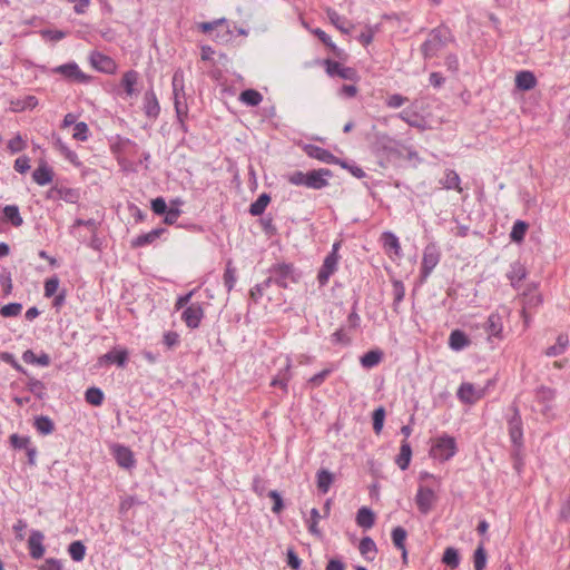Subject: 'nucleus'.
<instances>
[{
	"label": "nucleus",
	"mask_w": 570,
	"mask_h": 570,
	"mask_svg": "<svg viewBox=\"0 0 570 570\" xmlns=\"http://www.w3.org/2000/svg\"><path fill=\"white\" fill-rule=\"evenodd\" d=\"M436 494L428 487H420L415 495V503L421 513L428 514L436 501Z\"/></svg>",
	"instance_id": "nucleus-8"
},
{
	"label": "nucleus",
	"mask_w": 570,
	"mask_h": 570,
	"mask_svg": "<svg viewBox=\"0 0 570 570\" xmlns=\"http://www.w3.org/2000/svg\"><path fill=\"white\" fill-rule=\"evenodd\" d=\"M35 428L40 434L47 435L52 433L55 430V424L49 416L41 415L36 417Z\"/></svg>",
	"instance_id": "nucleus-41"
},
{
	"label": "nucleus",
	"mask_w": 570,
	"mask_h": 570,
	"mask_svg": "<svg viewBox=\"0 0 570 570\" xmlns=\"http://www.w3.org/2000/svg\"><path fill=\"white\" fill-rule=\"evenodd\" d=\"M27 389L30 393H32L39 400H43L46 396L45 384L35 377L29 379V381L27 383Z\"/></svg>",
	"instance_id": "nucleus-42"
},
{
	"label": "nucleus",
	"mask_w": 570,
	"mask_h": 570,
	"mask_svg": "<svg viewBox=\"0 0 570 570\" xmlns=\"http://www.w3.org/2000/svg\"><path fill=\"white\" fill-rule=\"evenodd\" d=\"M324 65L326 66V72L331 77H340L345 80L355 81L357 80L358 76L354 68L351 67H343L340 62L326 59L324 61Z\"/></svg>",
	"instance_id": "nucleus-7"
},
{
	"label": "nucleus",
	"mask_w": 570,
	"mask_h": 570,
	"mask_svg": "<svg viewBox=\"0 0 570 570\" xmlns=\"http://www.w3.org/2000/svg\"><path fill=\"white\" fill-rule=\"evenodd\" d=\"M59 287V279L58 277L53 276L45 282V296L51 297L56 294L57 289Z\"/></svg>",
	"instance_id": "nucleus-61"
},
{
	"label": "nucleus",
	"mask_w": 570,
	"mask_h": 570,
	"mask_svg": "<svg viewBox=\"0 0 570 570\" xmlns=\"http://www.w3.org/2000/svg\"><path fill=\"white\" fill-rule=\"evenodd\" d=\"M474 570H484L487 566V551L483 544H479L473 554Z\"/></svg>",
	"instance_id": "nucleus-47"
},
{
	"label": "nucleus",
	"mask_w": 570,
	"mask_h": 570,
	"mask_svg": "<svg viewBox=\"0 0 570 570\" xmlns=\"http://www.w3.org/2000/svg\"><path fill=\"white\" fill-rule=\"evenodd\" d=\"M10 443L14 449H28L30 445V439L28 436H20L18 434H12L10 436Z\"/></svg>",
	"instance_id": "nucleus-62"
},
{
	"label": "nucleus",
	"mask_w": 570,
	"mask_h": 570,
	"mask_svg": "<svg viewBox=\"0 0 570 570\" xmlns=\"http://www.w3.org/2000/svg\"><path fill=\"white\" fill-rule=\"evenodd\" d=\"M334 482V474L326 469H320L316 473V485L321 493L326 494Z\"/></svg>",
	"instance_id": "nucleus-26"
},
{
	"label": "nucleus",
	"mask_w": 570,
	"mask_h": 570,
	"mask_svg": "<svg viewBox=\"0 0 570 570\" xmlns=\"http://www.w3.org/2000/svg\"><path fill=\"white\" fill-rule=\"evenodd\" d=\"M225 22H226V19L225 18H220V19H216L214 21H209V22H200L198 23V29L204 32V33H208V35H213V32L219 28V27H224L225 26Z\"/></svg>",
	"instance_id": "nucleus-52"
},
{
	"label": "nucleus",
	"mask_w": 570,
	"mask_h": 570,
	"mask_svg": "<svg viewBox=\"0 0 570 570\" xmlns=\"http://www.w3.org/2000/svg\"><path fill=\"white\" fill-rule=\"evenodd\" d=\"M556 396V391L548 386H540L537 390V399L539 402L542 403H549L551 402Z\"/></svg>",
	"instance_id": "nucleus-57"
},
{
	"label": "nucleus",
	"mask_w": 570,
	"mask_h": 570,
	"mask_svg": "<svg viewBox=\"0 0 570 570\" xmlns=\"http://www.w3.org/2000/svg\"><path fill=\"white\" fill-rule=\"evenodd\" d=\"M128 360V352L126 350L114 348L108 353L99 357V364L109 363L117 364L119 367H124Z\"/></svg>",
	"instance_id": "nucleus-19"
},
{
	"label": "nucleus",
	"mask_w": 570,
	"mask_h": 570,
	"mask_svg": "<svg viewBox=\"0 0 570 570\" xmlns=\"http://www.w3.org/2000/svg\"><path fill=\"white\" fill-rule=\"evenodd\" d=\"M456 453V442L455 439L450 435H442L438 438L430 450V455L433 459L440 461H448Z\"/></svg>",
	"instance_id": "nucleus-3"
},
{
	"label": "nucleus",
	"mask_w": 570,
	"mask_h": 570,
	"mask_svg": "<svg viewBox=\"0 0 570 570\" xmlns=\"http://www.w3.org/2000/svg\"><path fill=\"white\" fill-rule=\"evenodd\" d=\"M138 81V72L135 70H128L122 75L121 86L125 88V91L128 96H132L135 94V85Z\"/></svg>",
	"instance_id": "nucleus-37"
},
{
	"label": "nucleus",
	"mask_w": 570,
	"mask_h": 570,
	"mask_svg": "<svg viewBox=\"0 0 570 570\" xmlns=\"http://www.w3.org/2000/svg\"><path fill=\"white\" fill-rule=\"evenodd\" d=\"M383 358V352L380 350H371L361 356V365L365 368L376 366Z\"/></svg>",
	"instance_id": "nucleus-32"
},
{
	"label": "nucleus",
	"mask_w": 570,
	"mask_h": 570,
	"mask_svg": "<svg viewBox=\"0 0 570 570\" xmlns=\"http://www.w3.org/2000/svg\"><path fill=\"white\" fill-rule=\"evenodd\" d=\"M383 244L386 249H393L395 254H399L401 246L399 238L391 232H386L382 236Z\"/></svg>",
	"instance_id": "nucleus-51"
},
{
	"label": "nucleus",
	"mask_w": 570,
	"mask_h": 570,
	"mask_svg": "<svg viewBox=\"0 0 570 570\" xmlns=\"http://www.w3.org/2000/svg\"><path fill=\"white\" fill-rule=\"evenodd\" d=\"M537 85V78L533 72L523 70L515 76V87L522 91L531 90Z\"/></svg>",
	"instance_id": "nucleus-23"
},
{
	"label": "nucleus",
	"mask_w": 570,
	"mask_h": 570,
	"mask_svg": "<svg viewBox=\"0 0 570 570\" xmlns=\"http://www.w3.org/2000/svg\"><path fill=\"white\" fill-rule=\"evenodd\" d=\"M484 330L489 334V336L502 338V317L498 313L490 314L485 322Z\"/></svg>",
	"instance_id": "nucleus-22"
},
{
	"label": "nucleus",
	"mask_w": 570,
	"mask_h": 570,
	"mask_svg": "<svg viewBox=\"0 0 570 570\" xmlns=\"http://www.w3.org/2000/svg\"><path fill=\"white\" fill-rule=\"evenodd\" d=\"M508 278L511 281V284L515 286L525 278V268L521 264H514L508 273Z\"/></svg>",
	"instance_id": "nucleus-50"
},
{
	"label": "nucleus",
	"mask_w": 570,
	"mask_h": 570,
	"mask_svg": "<svg viewBox=\"0 0 570 570\" xmlns=\"http://www.w3.org/2000/svg\"><path fill=\"white\" fill-rule=\"evenodd\" d=\"M385 419V410L383 406H379L373 411L372 420H373V430L376 434L382 432Z\"/></svg>",
	"instance_id": "nucleus-48"
},
{
	"label": "nucleus",
	"mask_w": 570,
	"mask_h": 570,
	"mask_svg": "<svg viewBox=\"0 0 570 570\" xmlns=\"http://www.w3.org/2000/svg\"><path fill=\"white\" fill-rule=\"evenodd\" d=\"M85 400L94 406H99L104 402V392L99 387H89L85 393Z\"/></svg>",
	"instance_id": "nucleus-43"
},
{
	"label": "nucleus",
	"mask_w": 570,
	"mask_h": 570,
	"mask_svg": "<svg viewBox=\"0 0 570 570\" xmlns=\"http://www.w3.org/2000/svg\"><path fill=\"white\" fill-rule=\"evenodd\" d=\"M360 553L368 561L374 559L377 548L375 542L370 537H364L360 541L358 546Z\"/></svg>",
	"instance_id": "nucleus-31"
},
{
	"label": "nucleus",
	"mask_w": 570,
	"mask_h": 570,
	"mask_svg": "<svg viewBox=\"0 0 570 570\" xmlns=\"http://www.w3.org/2000/svg\"><path fill=\"white\" fill-rule=\"evenodd\" d=\"M26 147V142L22 140L21 136L17 135L12 139L8 141V149L12 153H19L23 150Z\"/></svg>",
	"instance_id": "nucleus-64"
},
{
	"label": "nucleus",
	"mask_w": 570,
	"mask_h": 570,
	"mask_svg": "<svg viewBox=\"0 0 570 570\" xmlns=\"http://www.w3.org/2000/svg\"><path fill=\"white\" fill-rule=\"evenodd\" d=\"M305 151L309 157L325 164H334L338 161V158L334 156L330 150L315 145H307L305 147Z\"/></svg>",
	"instance_id": "nucleus-16"
},
{
	"label": "nucleus",
	"mask_w": 570,
	"mask_h": 570,
	"mask_svg": "<svg viewBox=\"0 0 570 570\" xmlns=\"http://www.w3.org/2000/svg\"><path fill=\"white\" fill-rule=\"evenodd\" d=\"M53 73H59L67 80L75 81L78 83H85L89 80V77L85 75L76 62H68L60 65L52 69Z\"/></svg>",
	"instance_id": "nucleus-6"
},
{
	"label": "nucleus",
	"mask_w": 570,
	"mask_h": 570,
	"mask_svg": "<svg viewBox=\"0 0 570 570\" xmlns=\"http://www.w3.org/2000/svg\"><path fill=\"white\" fill-rule=\"evenodd\" d=\"M406 101H409L407 97L402 96L400 94H393L386 98L385 105L389 108L396 109V108H400L401 106H403Z\"/></svg>",
	"instance_id": "nucleus-59"
},
{
	"label": "nucleus",
	"mask_w": 570,
	"mask_h": 570,
	"mask_svg": "<svg viewBox=\"0 0 570 570\" xmlns=\"http://www.w3.org/2000/svg\"><path fill=\"white\" fill-rule=\"evenodd\" d=\"M89 59L91 66L101 72L114 73L116 70V62L109 56L101 52L92 51Z\"/></svg>",
	"instance_id": "nucleus-13"
},
{
	"label": "nucleus",
	"mask_w": 570,
	"mask_h": 570,
	"mask_svg": "<svg viewBox=\"0 0 570 570\" xmlns=\"http://www.w3.org/2000/svg\"><path fill=\"white\" fill-rule=\"evenodd\" d=\"M68 552L73 561H82L86 554V547L81 541H73L68 547Z\"/></svg>",
	"instance_id": "nucleus-44"
},
{
	"label": "nucleus",
	"mask_w": 570,
	"mask_h": 570,
	"mask_svg": "<svg viewBox=\"0 0 570 570\" xmlns=\"http://www.w3.org/2000/svg\"><path fill=\"white\" fill-rule=\"evenodd\" d=\"M528 228H529L528 223H525L523 220L514 222L511 233H510V239L513 243H518V244L522 243L525 237Z\"/></svg>",
	"instance_id": "nucleus-34"
},
{
	"label": "nucleus",
	"mask_w": 570,
	"mask_h": 570,
	"mask_svg": "<svg viewBox=\"0 0 570 570\" xmlns=\"http://www.w3.org/2000/svg\"><path fill=\"white\" fill-rule=\"evenodd\" d=\"M569 345V338L566 334H560L557 338V343L547 348L546 355L548 356H558L562 354L567 346Z\"/></svg>",
	"instance_id": "nucleus-38"
},
{
	"label": "nucleus",
	"mask_w": 570,
	"mask_h": 570,
	"mask_svg": "<svg viewBox=\"0 0 570 570\" xmlns=\"http://www.w3.org/2000/svg\"><path fill=\"white\" fill-rule=\"evenodd\" d=\"M392 286H393V307H394V309H396L397 305L404 298L405 287H404V284L399 279L393 281Z\"/></svg>",
	"instance_id": "nucleus-49"
},
{
	"label": "nucleus",
	"mask_w": 570,
	"mask_h": 570,
	"mask_svg": "<svg viewBox=\"0 0 570 570\" xmlns=\"http://www.w3.org/2000/svg\"><path fill=\"white\" fill-rule=\"evenodd\" d=\"M267 495L273 500L274 504L272 511L276 514L281 513L284 509V502L282 495L276 490H271Z\"/></svg>",
	"instance_id": "nucleus-60"
},
{
	"label": "nucleus",
	"mask_w": 570,
	"mask_h": 570,
	"mask_svg": "<svg viewBox=\"0 0 570 570\" xmlns=\"http://www.w3.org/2000/svg\"><path fill=\"white\" fill-rule=\"evenodd\" d=\"M204 314V308L199 303H191L184 309L181 320L187 327L195 330L200 325Z\"/></svg>",
	"instance_id": "nucleus-9"
},
{
	"label": "nucleus",
	"mask_w": 570,
	"mask_h": 570,
	"mask_svg": "<svg viewBox=\"0 0 570 570\" xmlns=\"http://www.w3.org/2000/svg\"><path fill=\"white\" fill-rule=\"evenodd\" d=\"M338 248L340 243H334L331 253L324 258V262L317 273L320 286L326 285L330 277L336 272L338 264Z\"/></svg>",
	"instance_id": "nucleus-4"
},
{
	"label": "nucleus",
	"mask_w": 570,
	"mask_h": 570,
	"mask_svg": "<svg viewBox=\"0 0 570 570\" xmlns=\"http://www.w3.org/2000/svg\"><path fill=\"white\" fill-rule=\"evenodd\" d=\"M114 456L121 468L130 469L135 464L132 452L130 451L129 448H126L124 445H115Z\"/></svg>",
	"instance_id": "nucleus-18"
},
{
	"label": "nucleus",
	"mask_w": 570,
	"mask_h": 570,
	"mask_svg": "<svg viewBox=\"0 0 570 570\" xmlns=\"http://www.w3.org/2000/svg\"><path fill=\"white\" fill-rule=\"evenodd\" d=\"M460 554L458 549L448 547L442 556V562L450 569H456L460 564Z\"/></svg>",
	"instance_id": "nucleus-36"
},
{
	"label": "nucleus",
	"mask_w": 570,
	"mask_h": 570,
	"mask_svg": "<svg viewBox=\"0 0 570 570\" xmlns=\"http://www.w3.org/2000/svg\"><path fill=\"white\" fill-rule=\"evenodd\" d=\"M32 179L40 186L48 185L53 179V170L46 161H41L32 173Z\"/></svg>",
	"instance_id": "nucleus-20"
},
{
	"label": "nucleus",
	"mask_w": 570,
	"mask_h": 570,
	"mask_svg": "<svg viewBox=\"0 0 570 570\" xmlns=\"http://www.w3.org/2000/svg\"><path fill=\"white\" fill-rule=\"evenodd\" d=\"M42 532L38 530H33L28 539V547L31 558L38 560L42 558L45 553V547L42 544L43 541Z\"/></svg>",
	"instance_id": "nucleus-15"
},
{
	"label": "nucleus",
	"mask_w": 570,
	"mask_h": 570,
	"mask_svg": "<svg viewBox=\"0 0 570 570\" xmlns=\"http://www.w3.org/2000/svg\"><path fill=\"white\" fill-rule=\"evenodd\" d=\"M356 523L364 529L372 528L375 523L374 512L367 507H362L356 513Z\"/></svg>",
	"instance_id": "nucleus-27"
},
{
	"label": "nucleus",
	"mask_w": 570,
	"mask_h": 570,
	"mask_svg": "<svg viewBox=\"0 0 570 570\" xmlns=\"http://www.w3.org/2000/svg\"><path fill=\"white\" fill-rule=\"evenodd\" d=\"M458 399L464 404H474L484 396V389H476L472 383L464 382L458 390Z\"/></svg>",
	"instance_id": "nucleus-10"
},
{
	"label": "nucleus",
	"mask_w": 570,
	"mask_h": 570,
	"mask_svg": "<svg viewBox=\"0 0 570 570\" xmlns=\"http://www.w3.org/2000/svg\"><path fill=\"white\" fill-rule=\"evenodd\" d=\"M271 203V196L267 193L261 194L257 199L250 204L248 213L252 216H261L264 214L266 207Z\"/></svg>",
	"instance_id": "nucleus-30"
},
{
	"label": "nucleus",
	"mask_w": 570,
	"mask_h": 570,
	"mask_svg": "<svg viewBox=\"0 0 570 570\" xmlns=\"http://www.w3.org/2000/svg\"><path fill=\"white\" fill-rule=\"evenodd\" d=\"M320 519H321L320 511L316 508H313L311 510V519H309V523H308V531L313 535H316L318 538H321V535H322V532H321V530L317 527V523H318Z\"/></svg>",
	"instance_id": "nucleus-56"
},
{
	"label": "nucleus",
	"mask_w": 570,
	"mask_h": 570,
	"mask_svg": "<svg viewBox=\"0 0 570 570\" xmlns=\"http://www.w3.org/2000/svg\"><path fill=\"white\" fill-rule=\"evenodd\" d=\"M412 459V448L407 440H403L400 446V453L395 458V464L402 470H406Z\"/></svg>",
	"instance_id": "nucleus-24"
},
{
	"label": "nucleus",
	"mask_w": 570,
	"mask_h": 570,
	"mask_svg": "<svg viewBox=\"0 0 570 570\" xmlns=\"http://www.w3.org/2000/svg\"><path fill=\"white\" fill-rule=\"evenodd\" d=\"M460 176L453 169H446L444 178L441 179V184L444 186V188L462 191V188L460 187Z\"/></svg>",
	"instance_id": "nucleus-35"
},
{
	"label": "nucleus",
	"mask_w": 570,
	"mask_h": 570,
	"mask_svg": "<svg viewBox=\"0 0 570 570\" xmlns=\"http://www.w3.org/2000/svg\"><path fill=\"white\" fill-rule=\"evenodd\" d=\"M173 94L174 98L176 97V94H179V97H185L184 77L181 70H176L173 76Z\"/></svg>",
	"instance_id": "nucleus-53"
},
{
	"label": "nucleus",
	"mask_w": 570,
	"mask_h": 570,
	"mask_svg": "<svg viewBox=\"0 0 570 570\" xmlns=\"http://www.w3.org/2000/svg\"><path fill=\"white\" fill-rule=\"evenodd\" d=\"M239 100L247 106L256 107L262 102L263 96L255 89H246L240 92Z\"/></svg>",
	"instance_id": "nucleus-33"
},
{
	"label": "nucleus",
	"mask_w": 570,
	"mask_h": 570,
	"mask_svg": "<svg viewBox=\"0 0 570 570\" xmlns=\"http://www.w3.org/2000/svg\"><path fill=\"white\" fill-rule=\"evenodd\" d=\"M230 37L232 31L229 30L226 23L224 27L217 28L212 35V38L218 42H227L230 39Z\"/></svg>",
	"instance_id": "nucleus-58"
},
{
	"label": "nucleus",
	"mask_w": 570,
	"mask_h": 570,
	"mask_svg": "<svg viewBox=\"0 0 570 570\" xmlns=\"http://www.w3.org/2000/svg\"><path fill=\"white\" fill-rule=\"evenodd\" d=\"M144 110L147 117L157 118L160 112V106L157 96L153 89L145 92L144 96Z\"/></svg>",
	"instance_id": "nucleus-17"
},
{
	"label": "nucleus",
	"mask_w": 570,
	"mask_h": 570,
	"mask_svg": "<svg viewBox=\"0 0 570 570\" xmlns=\"http://www.w3.org/2000/svg\"><path fill=\"white\" fill-rule=\"evenodd\" d=\"M440 261V252L433 244L424 248L421 266V278L426 279Z\"/></svg>",
	"instance_id": "nucleus-5"
},
{
	"label": "nucleus",
	"mask_w": 570,
	"mask_h": 570,
	"mask_svg": "<svg viewBox=\"0 0 570 570\" xmlns=\"http://www.w3.org/2000/svg\"><path fill=\"white\" fill-rule=\"evenodd\" d=\"M236 283V268L233 266L232 261H228L226 264L225 273H224V285L229 293Z\"/></svg>",
	"instance_id": "nucleus-45"
},
{
	"label": "nucleus",
	"mask_w": 570,
	"mask_h": 570,
	"mask_svg": "<svg viewBox=\"0 0 570 570\" xmlns=\"http://www.w3.org/2000/svg\"><path fill=\"white\" fill-rule=\"evenodd\" d=\"M328 177H332V171L327 168L307 171L306 187L312 189H322L328 185Z\"/></svg>",
	"instance_id": "nucleus-11"
},
{
	"label": "nucleus",
	"mask_w": 570,
	"mask_h": 570,
	"mask_svg": "<svg viewBox=\"0 0 570 570\" xmlns=\"http://www.w3.org/2000/svg\"><path fill=\"white\" fill-rule=\"evenodd\" d=\"M72 137L79 141H86L89 138V127L85 121H79L73 127Z\"/></svg>",
	"instance_id": "nucleus-54"
},
{
	"label": "nucleus",
	"mask_w": 570,
	"mask_h": 570,
	"mask_svg": "<svg viewBox=\"0 0 570 570\" xmlns=\"http://www.w3.org/2000/svg\"><path fill=\"white\" fill-rule=\"evenodd\" d=\"M166 232L165 228H155L150 230L149 233L138 235L136 238L131 240V247L138 248L144 247L149 244H153L156 239H158L164 233Z\"/></svg>",
	"instance_id": "nucleus-21"
},
{
	"label": "nucleus",
	"mask_w": 570,
	"mask_h": 570,
	"mask_svg": "<svg viewBox=\"0 0 570 570\" xmlns=\"http://www.w3.org/2000/svg\"><path fill=\"white\" fill-rule=\"evenodd\" d=\"M471 341L468 335L461 330H454L449 337V346L453 351H461L470 345Z\"/></svg>",
	"instance_id": "nucleus-25"
},
{
	"label": "nucleus",
	"mask_w": 570,
	"mask_h": 570,
	"mask_svg": "<svg viewBox=\"0 0 570 570\" xmlns=\"http://www.w3.org/2000/svg\"><path fill=\"white\" fill-rule=\"evenodd\" d=\"M269 274H272L274 284L283 288H287L291 283H297L299 278L294 265L287 263L273 265L269 268Z\"/></svg>",
	"instance_id": "nucleus-2"
},
{
	"label": "nucleus",
	"mask_w": 570,
	"mask_h": 570,
	"mask_svg": "<svg viewBox=\"0 0 570 570\" xmlns=\"http://www.w3.org/2000/svg\"><path fill=\"white\" fill-rule=\"evenodd\" d=\"M22 311V305L20 303H9L0 308V315L3 317H14L18 316Z\"/></svg>",
	"instance_id": "nucleus-55"
},
{
	"label": "nucleus",
	"mask_w": 570,
	"mask_h": 570,
	"mask_svg": "<svg viewBox=\"0 0 570 570\" xmlns=\"http://www.w3.org/2000/svg\"><path fill=\"white\" fill-rule=\"evenodd\" d=\"M40 33L43 38L49 39L51 41H60L67 36V32H65L62 30H51V29H43L40 31Z\"/></svg>",
	"instance_id": "nucleus-63"
},
{
	"label": "nucleus",
	"mask_w": 570,
	"mask_h": 570,
	"mask_svg": "<svg viewBox=\"0 0 570 570\" xmlns=\"http://www.w3.org/2000/svg\"><path fill=\"white\" fill-rule=\"evenodd\" d=\"M327 17L338 30H341L344 33H350L351 24L344 18H342L335 10L328 9Z\"/></svg>",
	"instance_id": "nucleus-39"
},
{
	"label": "nucleus",
	"mask_w": 570,
	"mask_h": 570,
	"mask_svg": "<svg viewBox=\"0 0 570 570\" xmlns=\"http://www.w3.org/2000/svg\"><path fill=\"white\" fill-rule=\"evenodd\" d=\"M513 415L509 420V434L511 438V441L514 445H520L523 436L522 432V420L519 412V409L513 405L511 407Z\"/></svg>",
	"instance_id": "nucleus-14"
},
{
	"label": "nucleus",
	"mask_w": 570,
	"mask_h": 570,
	"mask_svg": "<svg viewBox=\"0 0 570 570\" xmlns=\"http://www.w3.org/2000/svg\"><path fill=\"white\" fill-rule=\"evenodd\" d=\"M313 33L338 58L342 57L343 51L336 47V45L332 41L331 37L320 28L313 30Z\"/></svg>",
	"instance_id": "nucleus-40"
},
{
	"label": "nucleus",
	"mask_w": 570,
	"mask_h": 570,
	"mask_svg": "<svg viewBox=\"0 0 570 570\" xmlns=\"http://www.w3.org/2000/svg\"><path fill=\"white\" fill-rule=\"evenodd\" d=\"M391 537H392L393 544L399 550H404L405 540H406V537H407L406 530L404 528L400 527V525L395 527L392 530Z\"/></svg>",
	"instance_id": "nucleus-46"
},
{
	"label": "nucleus",
	"mask_w": 570,
	"mask_h": 570,
	"mask_svg": "<svg viewBox=\"0 0 570 570\" xmlns=\"http://www.w3.org/2000/svg\"><path fill=\"white\" fill-rule=\"evenodd\" d=\"M397 117L413 128L421 130L425 129L424 120L417 112L404 109L397 115Z\"/></svg>",
	"instance_id": "nucleus-28"
},
{
	"label": "nucleus",
	"mask_w": 570,
	"mask_h": 570,
	"mask_svg": "<svg viewBox=\"0 0 570 570\" xmlns=\"http://www.w3.org/2000/svg\"><path fill=\"white\" fill-rule=\"evenodd\" d=\"M3 219L10 223L14 227H20L23 224V219L20 215L19 207L17 205H7L3 210Z\"/></svg>",
	"instance_id": "nucleus-29"
},
{
	"label": "nucleus",
	"mask_w": 570,
	"mask_h": 570,
	"mask_svg": "<svg viewBox=\"0 0 570 570\" xmlns=\"http://www.w3.org/2000/svg\"><path fill=\"white\" fill-rule=\"evenodd\" d=\"M47 198L52 200H65L70 204H75L79 199V193L76 189L53 186L47 191Z\"/></svg>",
	"instance_id": "nucleus-12"
},
{
	"label": "nucleus",
	"mask_w": 570,
	"mask_h": 570,
	"mask_svg": "<svg viewBox=\"0 0 570 570\" xmlns=\"http://www.w3.org/2000/svg\"><path fill=\"white\" fill-rule=\"evenodd\" d=\"M451 31L444 27H438L430 31L428 39L421 46V52L425 59L436 56L448 42L452 41Z\"/></svg>",
	"instance_id": "nucleus-1"
}]
</instances>
